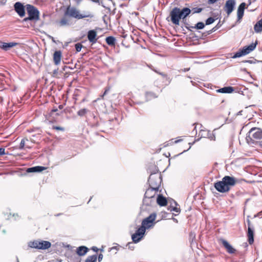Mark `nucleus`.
<instances>
[{"label": "nucleus", "mask_w": 262, "mask_h": 262, "mask_svg": "<svg viewBox=\"0 0 262 262\" xmlns=\"http://www.w3.org/2000/svg\"><path fill=\"white\" fill-rule=\"evenodd\" d=\"M191 14V10L188 7H184L180 9L178 7L173 8L170 12V17L171 22L175 25H180V20L182 19L183 22L187 25L186 23V18Z\"/></svg>", "instance_id": "obj_1"}, {"label": "nucleus", "mask_w": 262, "mask_h": 262, "mask_svg": "<svg viewBox=\"0 0 262 262\" xmlns=\"http://www.w3.org/2000/svg\"><path fill=\"white\" fill-rule=\"evenodd\" d=\"M235 184V178L226 176L223 178L222 181L214 183V187L217 191L221 193H225L228 192L231 187L234 186Z\"/></svg>", "instance_id": "obj_2"}, {"label": "nucleus", "mask_w": 262, "mask_h": 262, "mask_svg": "<svg viewBox=\"0 0 262 262\" xmlns=\"http://www.w3.org/2000/svg\"><path fill=\"white\" fill-rule=\"evenodd\" d=\"M65 15H68L77 19H80L86 17L92 18L93 14L90 12H86L84 14H80L79 11L75 7L68 6L64 13Z\"/></svg>", "instance_id": "obj_3"}, {"label": "nucleus", "mask_w": 262, "mask_h": 262, "mask_svg": "<svg viewBox=\"0 0 262 262\" xmlns=\"http://www.w3.org/2000/svg\"><path fill=\"white\" fill-rule=\"evenodd\" d=\"M246 139L249 144H254L262 139V130L259 128H252L248 132Z\"/></svg>", "instance_id": "obj_4"}, {"label": "nucleus", "mask_w": 262, "mask_h": 262, "mask_svg": "<svg viewBox=\"0 0 262 262\" xmlns=\"http://www.w3.org/2000/svg\"><path fill=\"white\" fill-rule=\"evenodd\" d=\"M148 182L149 187L159 189L162 182L161 174L158 172L151 173L149 177Z\"/></svg>", "instance_id": "obj_5"}, {"label": "nucleus", "mask_w": 262, "mask_h": 262, "mask_svg": "<svg viewBox=\"0 0 262 262\" xmlns=\"http://www.w3.org/2000/svg\"><path fill=\"white\" fill-rule=\"evenodd\" d=\"M29 247L32 248H35L37 249H47L49 248L51 246V244L50 242L48 241H34V242H30L28 244Z\"/></svg>", "instance_id": "obj_6"}, {"label": "nucleus", "mask_w": 262, "mask_h": 262, "mask_svg": "<svg viewBox=\"0 0 262 262\" xmlns=\"http://www.w3.org/2000/svg\"><path fill=\"white\" fill-rule=\"evenodd\" d=\"M28 15L33 20H38L39 19V11L34 6L27 4L26 6Z\"/></svg>", "instance_id": "obj_7"}, {"label": "nucleus", "mask_w": 262, "mask_h": 262, "mask_svg": "<svg viewBox=\"0 0 262 262\" xmlns=\"http://www.w3.org/2000/svg\"><path fill=\"white\" fill-rule=\"evenodd\" d=\"M146 229H148L141 224V226L132 235V238L135 243L139 242L145 234Z\"/></svg>", "instance_id": "obj_8"}, {"label": "nucleus", "mask_w": 262, "mask_h": 262, "mask_svg": "<svg viewBox=\"0 0 262 262\" xmlns=\"http://www.w3.org/2000/svg\"><path fill=\"white\" fill-rule=\"evenodd\" d=\"M157 217L156 213H152L148 217L143 219L141 224L145 226L146 228L149 229L154 226L155 223L154 222Z\"/></svg>", "instance_id": "obj_9"}, {"label": "nucleus", "mask_w": 262, "mask_h": 262, "mask_svg": "<svg viewBox=\"0 0 262 262\" xmlns=\"http://www.w3.org/2000/svg\"><path fill=\"white\" fill-rule=\"evenodd\" d=\"M236 5L235 0H227L224 7V10L229 16L233 11Z\"/></svg>", "instance_id": "obj_10"}, {"label": "nucleus", "mask_w": 262, "mask_h": 262, "mask_svg": "<svg viewBox=\"0 0 262 262\" xmlns=\"http://www.w3.org/2000/svg\"><path fill=\"white\" fill-rule=\"evenodd\" d=\"M14 10L18 14L20 17H23L25 15V7L20 2H17L14 5Z\"/></svg>", "instance_id": "obj_11"}, {"label": "nucleus", "mask_w": 262, "mask_h": 262, "mask_svg": "<svg viewBox=\"0 0 262 262\" xmlns=\"http://www.w3.org/2000/svg\"><path fill=\"white\" fill-rule=\"evenodd\" d=\"M158 191V189L149 187L145 191L144 196L148 198L155 199V195Z\"/></svg>", "instance_id": "obj_12"}, {"label": "nucleus", "mask_w": 262, "mask_h": 262, "mask_svg": "<svg viewBox=\"0 0 262 262\" xmlns=\"http://www.w3.org/2000/svg\"><path fill=\"white\" fill-rule=\"evenodd\" d=\"M246 3L243 2L242 3L238 6L237 8V21H240L241 19L243 18L244 14V10L246 8Z\"/></svg>", "instance_id": "obj_13"}, {"label": "nucleus", "mask_w": 262, "mask_h": 262, "mask_svg": "<svg viewBox=\"0 0 262 262\" xmlns=\"http://www.w3.org/2000/svg\"><path fill=\"white\" fill-rule=\"evenodd\" d=\"M97 32L95 30H91L88 32V38L92 44L95 43L97 41Z\"/></svg>", "instance_id": "obj_14"}, {"label": "nucleus", "mask_w": 262, "mask_h": 262, "mask_svg": "<svg viewBox=\"0 0 262 262\" xmlns=\"http://www.w3.org/2000/svg\"><path fill=\"white\" fill-rule=\"evenodd\" d=\"M221 242L229 253L233 254L235 252V249L227 241L224 239H221Z\"/></svg>", "instance_id": "obj_15"}, {"label": "nucleus", "mask_w": 262, "mask_h": 262, "mask_svg": "<svg viewBox=\"0 0 262 262\" xmlns=\"http://www.w3.org/2000/svg\"><path fill=\"white\" fill-rule=\"evenodd\" d=\"M257 45V41H256L254 43H252L249 46L244 47L242 50L244 52L245 55H247L252 51H253L256 47V45Z\"/></svg>", "instance_id": "obj_16"}, {"label": "nucleus", "mask_w": 262, "mask_h": 262, "mask_svg": "<svg viewBox=\"0 0 262 262\" xmlns=\"http://www.w3.org/2000/svg\"><path fill=\"white\" fill-rule=\"evenodd\" d=\"M169 203H170V205L168 208V210L170 211H174L178 213L180 212V209L177 207L178 204L174 200L171 199L169 201Z\"/></svg>", "instance_id": "obj_17"}, {"label": "nucleus", "mask_w": 262, "mask_h": 262, "mask_svg": "<svg viewBox=\"0 0 262 262\" xmlns=\"http://www.w3.org/2000/svg\"><path fill=\"white\" fill-rule=\"evenodd\" d=\"M18 45L17 42H2L0 45V48L4 51H8L10 48L14 47Z\"/></svg>", "instance_id": "obj_18"}, {"label": "nucleus", "mask_w": 262, "mask_h": 262, "mask_svg": "<svg viewBox=\"0 0 262 262\" xmlns=\"http://www.w3.org/2000/svg\"><path fill=\"white\" fill-rule=\"evenodd\" d=\"M157 204L160 206H165L167 204V200L166 198L164 197L162 194H159L156 198Z\"/></svg>", "instance_id": "obj_19"}, {"label": "nucleus", "mask_w": 262, "mask_h": 262, "mask_svg": "<svg viewBox=\"0 0 262 262\" xmlns=\"http://www.w3.org/2000/svg\"><path fill=\"white\" fill-rule=\"evenodd\" d=\"M46 167L41 166H36L27 168L26 171L28 173L30 172H41L46 169Z\"/></svg>", "instance_id": "obj_20"}, {"label": "nucleus", "mask_w": 262, "mask_h": 262, "mask_svg": "<svg viewBox=\"0 0 262 262\" xmlns=\"http://www.w3.org/2000/svg\"><path fill=\"white\" fill-rule=\"evenodd\" d=\"M62 53L59 51H56L53 55V60L56 65H58L61 61Z\"/></svg>", "instance_id": "obj_21"}, {"label": "nucleus", "mask_w": 262, "mask_h": 262, "mask_svg": "<svg viewBox=\"0 0 262 262\" xmlns=\"http://www.w3.org/2000/svg\"><path fill=\"white\" fill-rule=\"evenodd\" d=\"M234 91V88L232 86H225L216 90V92L221 93L230 94Z\"/></svg>", "instance_id": "obj_22"}, {"label": "nucleus", "mask_w": 262, "mask_h": 262, "mask_svg": "<svg viewBox=\"0 0 262 262\" xmlns=\"http://www.w3.org/2000/svg\"><path fill=\"white\" fill-rule=\"evenodd\" d=\"M248 242L251 245L254 242V229L252 227L248 228Z\"/></svg>", "instance_id": "obj_23"}, {"label": "nucleus", "mask_w": 262, "mask_h": 262, "mask_svg": "<svg viewBox=\"0 0 262 262\" xmlns=\"http://www.w3.org/2000/svg\"><path fill=\"white\" fill-rule=\"evenodd\" d=\"M205 24L203 22L197 23L194 26H186L187 29L189 31H191V28L195 29L197 30H201L205 28Z\"/></svg>", "instance_id": "obj_24"}, {"label": "nucleus", "mask_w": 262, "mask_h": 262, "mask_svg": "<svg viewBox=\"0 0 262 262\" xmlns=\"http://www.w3.org/2000/svg\"><path fill=\"white\" fill-rule=\"evenodd\" d=\"M89 249L84 246H81L77 248V253L79 256L84 255L88 251Z\"/></svg>", "instance_id": "obj_25"}, {"label": "nucleus", "mask_w": 262, "mask_h": 262, "mask_svg": "<svg viewBox=\"0 0 262 262\" xmlns=\"http://www.w3.org/2000/svg\"><path fill=\"white\" fill-rule=\"evenodd\" d=\"M156 199L148 198L144 196L143 203L146 206H151L155 202Z\"/></svg>", "instance_id": "obj_26"}, {"label": "nucleus", "mask_w": 262, "mask_h": 262, "mask_svg": "<svg viewBox=\"0 0 262 262\" xmlns=\"http://www.w3.org/2000/svg\"><path fill=\"white\" fill-rule=\"evenodd\" d=\"M254 29L256 33L262 31V18L258 20L254 26Z\"/></svg>", "instance_id": "obj_27"}, {"label": "nucleus", "mask_w": 262, "mask_h": 262, "mask_svg": "<svg viewBox=\"0 0 262 262\" xmlns=\"http://www.w3.org/2000/svg\"><path fill=\"white\" fill-rule=\"evenodd\" d=\"M116 40V38L112 36H108L105 38L106 42L108 45L111 46H114L115 45Z\"/></svg>", "instance_id": "obj_28"}, {"label": "nucleus", "mask_w": 262, "mask_h": 262, "mask_svg": "<svg viewBox=\"0 0 262 262\" xmlns=\"http://www.w3.org/2000/svg\"><path fill=\"white\" fill-rule=\"evenodd\" d=\"M60 26H69L70 23L69 20L65 17H62L59 22Z\"/></svg>", "instance_id": "obj_29"}, {"label": "nucleus", "mask_w": 262, "mask_h": 262, "mask_svg": "<svg viewBox=\"0 0 262 262\" xmlns=\"http://www.w3.org/2000/svg\"><path fill=\"white\" fill-rule=\"evenodd\" d=\"M97 255H93L88 256L85 260V262H96L97 260Z\"/></svg>", "instance_id": "obj_30"}, {"label": "nucleus", "mask_w": 262, "mask_h": 262, "mask_svg": "<svg viewBox=\"0 0 262 262\" xmlns=\"http://www.w3.org/2000/svg\"><path fill=\"white\" fill-rule=\"evenodd\" d=\"M89 112V110L86 108H82L77 112L78 116L80 117H83Z\"/></svg>", "instance_id": "obj_31"}, {"label": "nucleus", "mask_w": 262, "mask_h": 262, "mask_svg": "<svg viewBox=\"0 0 262 262\" xmlns=\"http://www.w3.org/2000/svg\"><path fill=\"white\" fill-rule=\"evenodd\" d=\"M245 54L243 51L242 49L236 52L234 55L232 57V58H236L238 57H242L243 56H245Z\"/></svg>", "instance_id": "obj_32"}, {"label": "nucleus", "mask_w": 262, "mask_h": 262, "mask_svg": "<svg viewBox=\"0 0 262 262\" xmlns=\"http://www.w3.org/2000/svg\"><path fill=\"white\" fill-rule=\"evenodd\" d=\"M191 10V13L194 14L195 13H199L202 12L203 9L199 7H193Z\"/></svg>", "instance_id": "obj_33"}, {"label": "nucleus", "mask_w": 262, "mask_h": 262, "mask_svg": "<svg viewBox=\"0 0 262 262\" xmlns=\"http://www.w3.org/2000/svg\"><path fill=\"white\" fill-rule=\"evenodd\" d=\"M208 132L209 130L205 129H201L199 135L202 138H206L207 136H208Z\"/></svg>", "instance_id": "obj_34"}, {"label": "nucleus", "mask_w": 262, "mask_h": 262, "mask_svg": "<svg viewBox=\"0 0 262 262\" xmlns=\"http://www.w3.org/2000/svg\"><path fill=\"white\" fill-rule=\"evenodd\" d=\"M262 62V61H259V60H257L254 58H253L252 60H243L242 61V62L249 63L250 64H254V63H256L257 62Z\"/></svg>", "instance_id": "obj_35"}, {"label": "nucleus", "mask_w": 262, "mask_h": 262, "mask_svg": "<svg viewBox=\"0 0 262 262\" xmlns=\"http://www.w3.org/2000/svg\"><path fill=\"white\" fill-rule=\"evenodd\" d=\"M215 20V18H214L213 17H210L206 20L205 24V25H210L213 24Z\"/></svg>", "instance_id": "obj_36"}, {"label": "nucleus", "mask_w": 262, "mask_h": 262, "mask_svg": "<svg viewBox=\"0 0 262 262\" xmlns=\"http://www.w3.org/2000/svg\"><path fill=\"white\" fill-rule=\"evenodd\" d=\"M26 141H28V139L27 138H24L21 140L19 147V149H23L24 148Z\"/></svg>", "instance_id": "obj_37"}, {"label": "nucleus", "mask_w": 262, "mask_h": 262, "mask_svg": "<svg viewBox=\"0 0 262 262\" xmlns=\"http://www.w3.org/2000/svg\"><path fill=\"white\" fill-rule=\"evenodd\" d=\"M146 97L147 99H150L151 98H156L157 96L152 92H147Z\"/></svg>", "instance_id": "obj_38"}, {"label": "nucleus", "mask_w": 262, "mask_h": 262, "mask_svg": "<svg viewBox=\"0 0 262 262\" xmlns=\"http://www.w3.org/2000/svg\"><path fill=\"white\" fill-rule=\"evenodd\" d=\"M82 48V45L80 43H77L75 45V49L77 52H79L81 51Z\"/></svg>", "instance_id": "obj_39"}, {"label": "nucleus", "mask_w": 262, "mask_h": 262, "mask_svg": "<svg viewBox=\"0 0 262 262\" xmlns=\"http://www.w3.org/2000/svg\"><path fill=\"white\" fill-rule=\"evenodd\" d=\"M208 136H207L206 138L210 139L211 140H215V136L214 135L211 133L209 130L208 132Z\"/></svg>", "instance_id": "obj_40"}, {"label": "nucleus", "mask_w": 262, "mask_h": 262, "mask_svg": "<svg viewBox=\"0 0 262 262\" xmlns=\"http://www.w3.org/2000/svg\"><path fill=\"white\" fill-rule=\"evenodd\" d=\"M52 128L56 130L64 131V128L62 127L57 126H53Z\"/></svg>", "instance_id": "obj_41"}, {"label": "nucleus", "mask_w": 262, "mask_h": 262, "mask_svg": "<svg viewBox=\"0 0 262 262\" xmlns=\"http://www.w3.org/2000/svg\"><path fill=\"white\" fill-rule=\"evenodd\" d=\"M190 238H191V244L193 242V240L195 238V235L193 232H190L189 234Z\"/></svg>", "instance_id": "obj_42"}, {"label": "nucleus", "mask_w": 262, "mask_h": 262, "mask_svg": "<svg viewBox=\"0 0 262 262\" xmlns=\"http://www.w3.org/2000/svg\"><path fill=\"white\" fill-rule=\"evenodd\" d=\"M222 25L220 24L219 22L214 27L212 28V29H215V31L219 29L221 27Z\"/></svg>", "instance_id": "obj_43"}, {"label": "nucleus", "mask_w": 262, "mask_h": 262, "mask_svg": "<svg viewBox=\"0 0 262 262\" xmlns=\"http://www.w3.org/2000/svg\"><path fill=\"white\" fill-rule=\"evenodd\" d=\"M5 149L4 148H0V156L4 155L5 154Z\"/></svg>", "instance_id": "obj_44"}, {"label": "nucleus", "mask_w": 262, "mask_h": 262, "mask_svg": "<svg viewBox=\"0 0 262 262\" xmlns=\"http://www.w3.org/2000/svg\"><path fill=\"white\" fill-rule=\"evenodd\" d=\"M110 90V88L109 87L106 88L104 92L103 93L102 97H103L104 95H105Z\"/></svg>", "instance_id": "obj_45"}, {"label": "nucleus", "mask_w": 262, "mask_h": 262, "mask_svg": "<svg viewBox=\"0 0 262 262\" xmlns=\"http://www.w3.org/2000/svg\"><path fill=\"white\" fill-rule=\"evenodd\" d=\"M103 254L100 253L98 255V261L99 262L101 261L103 258Z\"/></svg>", "instance_id": "obj_46"}, {"label": "nucleus", "mask_w": 262, "mask_h": 262, "mask_svg": "<svg viewBox=\"0 0 262 262\" xmlns=\"http://www.w3.org/2000/svg\"><path fill=\"white\" fill-rule=\"evenodd\" d=\"M28 20H33L29 16L28 17L25 18L23 19L24 21H27Z\"/></svg>", "instance_id": "obj_47"}, {"label": "nucleus", "mask_w": 262, "mask_h": 262, "mask_svg": "<svg viewBox=\"0 0 262 262\" xmlns=\"http://www.w3.org/2000/svg\"><path fill=\"white\" fill-rule=\"evenodd\" d=\"M218 0H208V2L209 4H212L216 2Z\"/></svg>", "instance_id": "obj_48"}, {"label": "nucleus", "mask_w": 262, "mask_h": 262, "mask_svg": "<svg viewBox=\"0 0 262 262\" xmlns=\"http://www.w3.org/2000/svg\"><path fill=\"white\" fill-rule=\"evenodd\" d=\"M247 224H248V228L252 227L250 221V220L249 219H248L247 220Z\"/></svg>", "instance_id": "obj_49"}, {"label": "nucleus", "mask_w": 262, "mask_h": 262, "mask_svg": "<svg viewBox=\"0 0 262 262\" xmlns=\"http://www.w3.org/2000/svg\"><path fill=\"white\" fill-rule=\"evenodd\" d=\"M215 32V29H211L210 30L208 31L207 32V34H210L211 33H212L213 32Z\"/></svg>", "instance_id": "obj_50"}, {"label": "nucleus", "mask_w": 262, "mask_h": 262, "mask_svg": "<svg viewBox=\"0 0 262 262\" xmlns=\"http://www.w3.org/2000/svg\"><path fill=\"white\" fill-rule=\"evenodd\" d=\"M113 249H115V250H119V245H118V246H117L113 247L112 248V250H113Z\"/></svg>", "instance_id": "obj_51"}, {"label": "nucleus", "mask_w": 262, "mask_h": 262, "mask_svg": "<svg viewBox=\"0 0 262 262\" xmlns=\"http://www.w3.org/2000/svg\"><path fill=\"white\" fill-rule=\"evenodd\" d=\"M157 73H158L159 74L161 75V76H162L163 77H165L166 76V75L164 73H161V72H158L157 71H156Z\"/></svg>", "instance_id": "obj_52"}, {"label": "nucleus", "mask_w": 262, "mask_h": 262, "mask_svg": "<svg viewBox=\"0 0 262 262\" xmlns=\"http://www.w3.org/2000/svg\"><path fill=\"white\" fill-rule=\"evenodd\" d=\"M7 0H0V3L3 4V5H4L6 4V3L7 2Z\"/></svg>", "instance_id": "obj_53"}, {"label": "nucleus", "mask_w": 262, "mask_h": 262, "mask_svg": "<svg viewBox=\"0 0 262 262\" xmlns=\"http://www.w3.org/2000/svg\"><path fill=\"white\" fill-rule=\"evenodd\" d=\"M92 250L95 252H97L98 250V249L96 247H93L92 248Z\"/></svg>", "instance_id": "obj_54"}, {"label": "nucleus", "mask_w": 262, "mask_h": 262, "mask_svg": "<svg viewBox=\"0 0 262 262\" xmlns=\"http://www.w3.org/2000/svg\"><path fill=\"white\" fill-rule=\"evenodd\" d=\"M262 215V211L259 212L256 215H255V217L256 216H260Z\"/></svg>", "instance_id": "obj_55"}, {"label": "nucleus", "mask_w": 262, "mask_h": 262, "mask_svg": "<svg viewBox=\"0 0 262 262\" xmlns=\"http://www.w3.org/2000/svg\"><path fill=\"white\" fill-rule=\"evenodd\" d=\"M58 111L57 108H54L51 111V113L56 112Z\"/></svg>", "instance_id": "obj_56"}, {"label": "nucleus", "mask_w": 262, "mask_h": 262, "mask_svg": "<svg viewBox=\"0 0 262 262\" xmlns=\"http://www.w3.org/2000/svg\"><path fill=\"white\" fill-rule=\"evenodd\" d=\"M182 140V139H179V140H176V141H174V143H179V142H181Z\"/></svg>", "instance_id": "obj_57"}, {"label": "nucleus", "mask_w": 262, "mask_h": 262, "mask_svg": "<svg viewBox=\"0 0 262 262\" xmlns=\"http://www.w3.org/2000/svg\"><path fill=\"white\" fill-rule=\"evenodd\" d=\"M3 101V98L0 96V103H2Z\"/></svg>", "instance_id": "obj_58"}, {"label": "nucleus", "mask_w": 262, "mask_h": 262, "mask_svg": "<svg viewBox=\"0 0 262 262\" xmlns=\"http://www.w3.org/2000/svg\"><path fill=\"white\" fill-rule=\"evenodd\" d=\"M189 70V68H188V69H184V71L185 72L188 71Z\"/></svg>", "instance_id": "obj_59"}, {"label": "nucleus", "mask_w": 262, "mask_h": 262, "mask_svg": "<svg viewBox=\"0 0 262 262\" xmlns=\"http://www.w3.org/2000/svg\"><path fill=\"white\" fill-rule=\"evenodd\" d=\"M93 2H95V3H97L99 2V0H92Z\"/></svg>", "instance_id": "obj_60"}, {"label": "nucleus", "mask_w": 262, "mask_h": 262, "mask_svg": "<svg viewBox=\"0 0 262 262\" xmlns=\"http://www.w3.org/2000/svg\"><path fill=\"white\" fill-rule=\"evenodd\" d=\"M93 2H95V3H97L99 2V0H92Z\"/></svg>", "instance_id": "obj_61"}, {"label": "nucleus", "mask_w": 262, "mask_h": 262, "mask_svg": "<svg viewBox=\"0 0 262 262\" xmlns=\"http://www.w3.org/2000/svg\"><path fill=\"white\" fill-rule=\"evenodd\" d=\"M26 147H27V148H31V147H30V146H28V145H27Z\"/></svg>", "instance_id": "obj_62"}, {"label": "nucleus", "mask_w": 262, "mask_h": 262, "mask_svg": "<svg viewBox=\"0 0 262 262\" xmlns=\"http://www.w3.org/2000/svg\"><path fill=\"white\" fill-rule=\"evenodd\" d=\"M92 197H91L90 199L89 200V201H88V203L91 201V199H92Z\"/></svg>", "instance_id": "obj_63"}, {"label": "nucleus", "mask_w": 262, "mask_h": 262, "mask_svg": "<svg viewBox=\"0 0 262 262\" xmlns=\"http://www.w3.org/2000/svg\"><path fill=\"white\" fill-rule=\"evenodd\" d=\"M59 107L60 108H62V106H61V105H59Z\"/></svg>", "instance_id": "obj_64"}]
</instances>
